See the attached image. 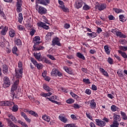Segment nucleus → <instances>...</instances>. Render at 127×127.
<instances>
[{
	"label": "nucleus",
	"instance_id": "obj_39",
	"mask_svg": "<svg viewBox=\"0 0 127 127\" xmlns=\"http://www.w3.org/2000/svg\"><path fill=\"white\" fill-rule=\"evenodd\" d=\"M120 123L119 122L113 121L112 125H110V127H119Z\"/></svg>",
	"mask_w": 127,
	"mask_h": 127
},
{
	"label": "nucleus",
	"instance_id": "obj_61",
	"mask_svg": "<svg viewBox=\"0 0 127 127\" xmlns=\"http://www.w3.org/2000/svg\"><path fill=\"white\" fill-rule=\"evenodd\" d=\"M17 28H18V30H23V29H24V27H23L21 25H18L17 26Z\"/></svg>",
	"mask_w": 127,
	"mask_h": 127
},
{
	"label": "nucleus",
	"instance_id": "obj_7",
	"mask_svg": "<svg viewBox=\"0 0 127 127\" xmlns=\"http://www.w3.org/2000/svg\"><path fill=\"white\" fill-rule=\"evenodd\" d=\"M51 75L52 76H55L56 77L57 76H59V77H62L63 76L62 73L56 68L52 69L51 71Z\"/></svg>",
	"mask_w": 127,
	"mask_h": 127
},
{
	"label": "nucleus",
	"instance_id": "obj_52",
	"mask_svg": "<svg viewBox=\"0 0 127 127\" xmlns=\"http://www.w3.org/2000/svg\"><path fill=\"white\" fill-rule=\"evenodd\" d=\"M44 62L46 64H49V65H52V63H51V61H50V60H48V59H47V58L45 59Z\"/></svg>",
	"mask_w": 127,
	"mask_h": 127
},
{
	"label": "nucleus",
	"instance_id": "obj_13",
	"mask_svg": "<svg viewBox=\"0 0 127 127\" xmlns=\"http://www.w3.org/2000/svg\"><path fill=\"white\" fill-rule=\"evenodd\" d=\"M88 103L89 104V107L92 110H95V109L97 108V103H96V102H95V100L92 99L88 101Z\"/></svg>",
	"mask_w": 127,
	"mask_h": 127
},
{
	"label": "nucleus",
	"instance_id": "obj_59",
	"mask_svg": "<svg viewBox=\"0 0 127 127\" xmlns=\"http://www.w3.org/2000/svg\"><path fill=\"white\" fill-rule=\"evenodd\" d=\"M91 89L93 91H97L98 90V87L95 84H92L91 86Z\"/></svg>",
	"mask_w": 127,
	"mask_h": 127
},
{
	"label": "nucleus",
	"instance_id": "obj_49",
	"mask_svg": "<svg viewBox=\"0 0 127 127\" xmlns=\"http://www.w3.org/2000/svg\"><path fill=\"white\" fill-rule=\"evenodd\" d=\"M108 63H109V64H110V65H113V64H114V60H113L111 57H109L108 59L107 60Z\"/></svg>",
	"mask_w": 127,
	"mask_h": 127
},
{
	"label": "nucleus",
	"instance_id": "obj_64",
	"mask_svg": "<svg viewBox=\"0 0 127 127\" xmlns=\"http://www.w3.org/2000/svg\"><path fill=\"white\" fill-rule=\"evenodd\" d=\"M85 94L87 95H91V90L89 89H87L85 92Z\"/></svg>",
	"mask_w": 127,
	"mask_h": 127
},
{
	"label": "nucleus",
	"instance_id": "obj_42",
	"mask_svg": "<svg viewBox=\"0 0 127 127\" xmlns=\"http://www.w3.org/2000/svg\"><path fill=\"white\" fill-rule=\"evenodd\" d=\"M22 66H23L22 62L19 61L18 63V67L19 70H23V68L22 67Z\"/></svg>",
	"mask_w": 127,
	"mask_h": 127
},
{
	"label": "nucleus",
	"instance_id": "obj_21",
	"mask_svg": "<svg viewBox=\"0 0 127 127\" xmlns=\"http://www.w3.org/2000/svg\"><path fill=\"white\" fill-rule=\"evenodd\" d=\"M21 117L24 118V119L27 122V123H31V120H30L28 117H27V115L24 113L23 112H21L20 113Z\"/></svg>",
	"mask_w": 127,
	"mask_h": 127
},
{
	"label": "nucleus",
	"instance_id": "obj_63",
	"mask_svg": "<svg viewBox=\"0 0 127 127\" xmlns=\"http://www.w3.org/2000/svg\"><path fill=\"white\" fill-rule=\"evenodd\" d=\"M66 58H67V59H69V60L73 59L74 56L71 55H66Z\"/></svg>",
	"mask_w": 127,
	"mask_h": 127
},
{
	"label": "nucleus",
	"instance_id": "obj_12",
	"mask_svg": "<svg viewBox=\"0 0 127 127\" xmlns=\"http://www.w3.org/2000/svg\"><path fill=\"white\" fill-rule=\"evenodd\" d=\"M96 8L98 10H100V11H101V10H104V9H106V8H107V4L106 3L98 4L96 5Z\"/></svg>",
	"mask_w": 127,
	"mask_h": 127
},
{
	"label": "nucleus",
	"instance_id": "obj_11",
	"mask_svg": "<svg viewBox=\"0 0 127 127\" xmlns=\"http://www.w3.org/2000/svg\"><path fill=\"white\" fill-rule=\"evenodd\" d=\"M46 99L52 102V103H54V104L59 105V102L56 101V100H58V96H52L51 98L47 97Z\"/></svg>",
	"mask_w": 127,
	"mask_h": 127
},
{
	"label": "nucleus",
	"instance_id": "obj_15",
	"mask_svg": "<svg viewBox=\"0 0 127 127\" xmlns=\"http://www.w3.org/2000/svg\"><path fill=\"white\" fill-rule=\"evenodd\" d=\"M95 122L97 126H98V127H103L106 126V122L102 120H100L99 119H96Z\"/></svg>",
	"mask_w": 127,
	"mask_h": 127
},
{
	"label": "nucleus",
	"instance_id": "obj_55",
	"mask_svg": "<svg viewBox=\"0 0 127 127\" xmlns=\"http://www.w3.org/2000/svg\"><path fill=\"white\" fill-rule=\"evenodd\" d=\"M30 61L34 64V65H35L37 63V61H36L34 58L31 57L30 58Z\"/></svg>",
	"mask_w": 127,
	"mask_h": 127
},
{
	"label": "nucleus",
	"instance_id": "obj_57",
	"mask_svg": "<svg viewBox=\"0 0 127 127\" xmlns=\"http://www.w3.org/2000/svg\"><path fill=\"white\" fill-rule=\"evenodd\" d=\"M83 82L86 84H91V82H90V80L89 79L84 78L83 79Z\"/></svg>",
	"mask_w": 127,
	"mask_h": 127
},
{
	"label": "nucleus",
	"instance_id": "obj_6",
	"mask_svg": "<svg viewBox=\"0 0 127 127\" xmlns=\"http://www.w3.org/2000/svg\"><path fill=\"white\" fill-rule=\"evenodd\" d=\"M23 70L19 69V68H16L15 69V76L17 79H21L22 78V74Z\"/></svg>",
	"mask_w": 127,
	"mask_h": 127
},
{
	"label": "nucleus",
	"instance_id": "obj_4",
	"mask_svg": "<svg viewBox=\"0 0 127 127\" xmlns=\"http://www.w3.org/2000/svg\"><path fill=\"white\" fill-rule=\"evenodd\" d=\"M42 4L43 5H48L50 3V0H36V5L38 6V4Z\"/></svg>",
	"mask_w": 127,
	"mask_h": 127
},
{
	"label": "nucleus",
	"instance_id": "obj_31",
	"mask_svg": "<svg viewBox=\"0 0 127 127\" xmlns=\"http://www.w3.org/2000/svg\"><path fill=\"white\" fill-rule=\"evenodd\" d=\"M42 119L44 120V121L47 122V123H49V122H50V117L46 115H43Z\"/></svg>",
	"mask_w": 127,
	"mask_h": 127
},
{
	"label": "nucleus",
	"instance_id": "obj_44",
	"mask_svg": "<svg viewBox=\"0 0 127 127\" xmlns=\"http://www.w3.org/2000/svg\"><path fill=\"white\" fill-rule=\"evenodd\" d=\"M111 110L112 112H116V111L119 110V107H117L116 105H112L111 107Z\"/></svg>",
	"mask_w": 127,
	"mask_h": 127
},
{
	"label": "nucleus",
	"instance_id": "obj_47",
	"mask_svg": "<svg viewBox=\"0 0 127 127\" xmlns=\"http://www.w3.org/2000/svg\"><path fill=\"white\" fill-rule=\"evenodd\" d=\"M16 90H17V85L13 84L11 89V93H13V92H14V91H16Z\"/></svg>",
	"mask_w": 127,
	"mask_h": 127
},
{
	"label": "nucleus",
	"instance_id": "obj_16",
	"mask_svg": "<svg viewBox=\"0 0 127 127\" xmlns=\"http://www.w3.org/2000/svg\"><path fill=\"white\" fill-rule=\"evenodd\" d=\"M37 25H38L39 27L44 28V29H49V26H47L45 23L42 22H38Z\"/></svg>",
	"mask_w": 127,
	"mask_h": 127
},
{
	"label": "nucleus",
	"instance_id": "obj_29",
	"mask_svg": "<svg viewBox=\"0 0 127 127\" xmlns=\"http://www.w3.org/2000/svg\"><path fill=\"white\" fill-rule=\"evenodd\" d=\"M64 69L65 72H66V73H68V74H69L70 75H72V74H73V71L67 66H64Z\"/></svg>",
	"mask_w": 127,
	"mask_h": 127
},
{
	"label": "nucleus",
	"instance_id": "obj_35",
	"mask_svg": "<svg viewBox=\"0 0 127 127\" xmlns=\"http://www.w3.org/2000/svg\"><path fill=\"white\" fill-rule=\"evenodd\" d=\"M76 56L77 57H78V58H80V59H82V60H86V58H85V56H84V55H83V54H82L80 53H77Z\"/></svg>",
	"mask_w": 127,
	"mask_h": 127
},
{
	"label": "nucleus",
	"instance_id": "obj_8",
	"mask_svg": "<svg viewBox=\"0 0 127 127\" xmlns=\"http://www.w3.org/2000/svg\"><path fill=\"white\" fill-rule=\"evenodd\" d=\"M13 104V102L9 101H2L0 102V106H2V107H9L12 106Z\"/></svg>",
	"mask_w": 127,
	"mask_h": 127
},
{
	"label": "nucleus",
	"instance_id": "obj_10",
	"mask_svg": "<svg viewBox=\"0 0 127 127\" xmlns=\"http://www.w3.org/2000/svg\"><path fill=\"white\" fill-rule=\"evenodd\" d=\"M38 11L40 14H46L47 13V9L42 6H38Z\"/></svg>",
	"mask_w": 127,
	"mask_h": 127
},
{
	"label": "nucleus",
	"instance_id": "obj_26",
	"mask_svg": "<svg viewBox=\"0 0 127 127\" xmlns=\"http://www.w3.org/2000/svg\"><path fill=\"white\" fill-rule=\"evenodd\" d=\"M99 71L101 72L104 76L105 77H109V73L105 69L102 67L99 68Z\"/></svg>",
	"mask_w": 127,
	"mask_h": 127
},
{
	"label": "nucleus",
	"instance_id": "obj_34",
	"mask_svg": "<svg viewBox=\"0 0 127 127\" xmlns=\"http://www.w3.org/2000/svg\"><path fill=\"white\" fill-rule=\"evenodd\" d=\"M23 20V16H22V13H20L18 14V21L19 23H22Z\"/></svg>",
	"mask_w": 127,
	"mask_h": 127
},
{
	"label": "nucleus",
	"instance_id": "obj_17",
	"mask_svg": "<svg viewBox=\"0 0 127 127\" xmlns=\"http://www.w3.org/2000/svg\"><path fill=\"white\" fill-rule=\"evenodd\" d=\"M59 119L61 122L64 123V124H66V123L68 122V119H67L66 116L63 114L60 115L59 117Z\"/></svg>",
	"mask_w": 127,
	"mask_h": 127
},
{
	"label": "nucleus",
	"instance_id": "obj_1",
	"mask_svg": "<svg viewBox=\"0 0 127 127\" xmlns=\"http://www.w3.org/2000/svg\"><path fill=\"white\" fill-rule=\"evenodd\" d=\"M8 117L9 118L6 119L7 124L8 125L7 127H18L16 125H14L13 123L16 124L17 123V119L12 114H8Z\"/></svg>",
	"mask_w": 127,
	"mask_h": 127
},
{
	"label": "nucleus",
	"instance_id": "obj_20",
	"mask_svg": "<svg viewBox=\"0 0 127 127\" xmlns=\"http://www.w3.org/2000/svg\"><path fill=\"white\" fill-rule=\"evenodd\" d=\"M2 72L3 74L6 75L8 73V66L6 64H3L2 65Z\"/></svg>",
	"mask_w": 127,
	"mask_h": 127
},
{
	"label": "nucleus",
	"instance_id": "obj_22",
	"mask_svg": "<svg viewBox=\"0 0 127 127\" xmlns=\"http://www.w3.org/2000/svg\"><path fill=\"white\" fill-rule=\"evenodd\" d=\"M14 42L15 45H16L17 46H19V47H20L22 46V42L21 41V40H20V39H17L15 40Z\"/></svg>",
	"mask_w": 127,
	"mask_h": 127
},
{
	"label": "nucleus",
	"instance_id": "obj_62",
	"mask_svg": "<svg viewBox=\"0 0 127 127\" xmlns=\"http://www.w3.org/2000/svg\"><path fill=\"white\" fill-rule=\"evenodd\" d=\"M108 18L109 20H115V18L113 16V15H109L108 16Z\"/></svg>",
	"mask_w": 127,
	"mask_h": 127
},
{
	"label": "nucleus",
	"instance_id": "obj_33",
	"mask_svg": "<svg viewBox=\"0 0 127 127\" xmlns=\"http://www.w3.org/2000/svg\"><path fill=\"white\" fill-rule=\"evenodd\" d=\"M9 35L10 37L13 38V37H14V36H15V31H14V30H13V29H11L9 31Z\"/></svg>",
	"mask_w": 127,
	"mask_h": 127
},
{
	"label": "nucleus",
	"instance_id": "obj_56",
	"mask_svg": "<svg viewBox=\"0 0 127 127\" xmlns=\"http://www.w3.org/2000/svg\"><path fill=\"white\" fill-rule=\"evenodd\" d=\"M120 50H123V51H127V46H120Z\"/></svg>",
	"mask_w": 127,
	"mask_h": 127
},
{
	"label": "nucleus",
	"instance_id": "obj_25",
	"mask_svg": "<svg viewBox=\"0 0 127 127\" xmlns=\"http://www.w3.org/2000/svg\"><path fill=\"white\" fill-rule=\"evenodd\" d=\"M7 30H8V27L6 26H4V28L0 31L1 35H5V34H6V32H7Z\"/></svg>",
	"mask_w": 127,
	"mask_h": 127
},
{
	"label": "nucleus",
	"instance_id": "obj_48",
	"mask_svg": "<svg viewBox=\"0 0 127 127\" xmlns=\"http://www.w3.org/2000/svg\"><path fill=\"white\" fill-rule=\"evenodd\" d=\"M18 111V106L14 105L12 107V112H17Z\"/></svg>",
	"mask_w": 127,
	"mask_h": 127
},
{
	"label": "nucleus",
	"instance_id": "obj_45",
	"mask_svg": "<svg viewBox=\"0 0 127 127\" xmlns=\"http://www.w3.org/2000/svg\"><path fill=\"white\" fill-rule=\"evenodd\" d=\"M12 52L14 54H15L17 56H18V54L16 53L17 52V47L16 46L13 47V48L12 49Z\"/></svg>",
	"mask_w": 127,
	"mask_h": 127
},
{
	"label": "nucleus",
	"instance_id": "obj_60",
	"mask_svg": "<svg viewBox=\"0 0 127 127\" xmlns=\"http://www.w3.org/2000/svg\"><path fill=\"white\" fill-rule=\"evenodd\" d=\"M70 24H69L68 23H65L64 25V28H65V29H68V28H70Z\"/></svg>",
	"mask_w": 127,
	"mask_h": 127
},
{
	"label": "nucleus",
	"instance_id": "obj_2",
	"mask_svg": "<svg viewBox=\"0 0 127 127\" xmlns=\"http://www.w3.org/2000/svg\"><path fill=\"white\" fill-rule=\"evenodd\" d=\"M112 33H115V35L116 36H118V37H120V38H126L127 37V36L122 33V32L120 31H117V29H114L112 31Z\"/></svg>",
	"mask_w": 127,
	"mask_h": 127
},
{
	"label": "nucleus",
	"instance_id": "obj_23",
	"mask_svg": "<svg viewBox=\"0 0 127 127\" xmlns=\"http://www.w3.org/2000/svg\"><path fill=\"white\" fill-rule=\"evenodd\" d=\"M113 119H114L113 122H116V123H118V122H121V119L120 115H117L116 114H114Z\"/></svg>",
	"mask_w": 127,
	"mask_h": 127
},
{
	"label": "nucleus",
	"instance_id": "obj_46",
	"mask_svg": "<svg viewBox=\"0 0 127 127\" xmlns=\"http://www.w3.org/2000/svg\"><path fill=\"white\" fill-rule=\"evenodd\" d=\"M70 95H71V96L72 97V98H73V99H76V100H77V99H79V96L75 94L74 92H70Z\"/></svg>",
	"mask_w": 127,
	"mask_h": 127
},
{
	"label": "nucleus",
	"instance_id": "obj_14",
	"mask_svg": "<svg viewBox=\"0 0 127 127\" xmlns=\"http://www.w3.org/2000/svg\"><path fill=\"white\" fill-rule=\"evenodd\" d=\"M33 42L34 44V45H39V44H40L41 43V42H40V37L39 36H35L33 39Z\"/></svg>",
	"mask_w": 127,
	"mask_h": 127
},
{
	"label": "nucleus",
	"instance_id": "obj_24",
	"mask_svg": "<svg viewBox=\"0 0 127 127\" xmlns=\"http://www.w3.org/2000/svg\"><path fill=\"white\" fill-rule=\"evenodd\" d=\"M43 88L45 90V91H47V92H53V89L52 88H50L47 84H44L43 85Z\"/></svg>",
	"mask_w": 127,
	"mask_h": 127
},
{
	"label": "nucleus",
	"instance_id": "obj_41",
	"mask_svg": "<svg viewBox=\"0 0 127 127\" xmlns=\"http://www.w3.org/2000/svg\"><path fill=\"white\" fill-rule=\"evenodd\" d=\"M118 53L119 54H121V55L123 57V58H127V54L125 52H123L122 51H118Z\"/></svg>",
	"mask_w": 127,
	"mask_h": 127
},
{
	"label": "nucleus",
	"instance_id": "obj_36",
	"mask_svg": "<svg viewBox=\"0 0 127 127\" xmlns=\"http://www.w3.org/2000/svg\"><path fill=\"white\" fill-rule=\"evenodd\" d=\"M104 49L105 50L106 53L108 55H109L110 53H111V50H110V48H109V46L108 45H105L104 46Z\"/></svg>",
	"mask_w": 127,
	"mask_h": 127
},
{
	"label": "nucleus",
	"instance_id": "obj_51",
	"mask_svg": "<svg viewBox=\"0 0 127 127\" xmlns=\"http://www.w3.org/2000/svg\"><path fill=\"white\" fill-rule=\"evenodd\" d=\"M86 115L87 118H88V119H89V120H91V121H93V117L91 116V113H86Z\"/></svg>",
	"mask_w": 127,
	"mask_h": 127
},
{
	"label": "nucleus",
	"instance_id": "obj_53",
	"mask_svg": "<svg viewBox=\"0 0 127 127\" xmlns=\"http://www.w3.org/2000/svg\"><path fill=\"white\" fill-rule=\"evenodd\" d=\"M67 104H73L74 103V100L72 99H68L66 101Z\"/></svg>",
	"mask_w": 127,
	"mask_h": 127
},
{
	"label": "nucleus",
	"instance_id": "obj_43",
	"mask_svg": "<svg viewBox=\"0 0 127 127\" xmlns=\"http://www.w3.org/2000/svg\"><path fill=\"white\" fill-rule=\"evenodd\" d=\"M3 8L0 5V15L1 16H3V18H5V15L4 14V13H3Z\"/></svg>",
	"mask_w": 127,
	"mask_h": 127
},
{
	"label": "nucleus",
	"instance_id": "obj_27",
	"mask_svg": "<svg viewBox=\"0 0 127 127\" xmlns=\"http://www.w3.org/2000/svg\"><path fill=\"white\" fill-rule=\"evenodd\" d=\"M59 7L61 8L64 12H69V11H70V10L68 7H65V5H64L63 6H59Z\"/></svg>",
	"mask_w": 127,
	"mask_h": 127
},
{
	"label": "nucleus",
	"instance_id": "obj_37",
	"mask_svg": "<svg viewBox=\"0 0 127 127\" xmlns=\"http://www.w3.org/2000/svg\"><path fill=\"white\" fill-rule=\"evenodd\" d=\"M120 113H121V115L122 117L123 120H124L125 121H127V114H126V113H125L124 112H123V111H121Z\"/></svg>",
	"mask_w": 127,
	"mask_h": 127
},
{
	"label": "nucleus",
	"instance_id": "obj_50",
	"mask_svg": "<svg viewBox=\"0 0 127 127\" xmlns=\"http://www.w3.org/2000/svg\"><path fill=\"white\" fill-rule=\"evenodd\" d=\"M47 57H48V58H49L51 60H53L54 61H55V60H56V59L54 57V56L51 55H49V54L47 55Z\"/></svg>",
	"mask_w": 127,
	"mask_h": 127
},
{
	"label": "nucleus",
	"instance_id": "obj_19",
	"mask_svg": "<svg viewBox=\"0 0 127 127\" xmlns=\"http://www.w3.org/2000/svg\"><path fill=\"white\" fill-rule=\"evenodd\" d=\"M34 51H39L40 50H44L45 49V47L43 46H38V45H34L33 46Z\"/></svg>",
	"mask_w": 127,
	"mask_h": 127
},
{
	"label": "nucleus",
	"instance_id": "obj_9",
	"mask_svg": "<svg viewBox=\"0 0 127 127\" xmlns=\"http://www.w3.org/2000/svg\"><path fill=\"white\" fill-rule=\"evenodd\" d=\"M83 3H84V1L82 0H76L74 4L75 8H77V9L81 8L83 6Z\"/></svg>",
	"mask_w": 127,
	"mask_h": 127
},
{
	"label": "nucleus",
	"instance_id": "obj_32",
	"mask_svg": "<svg viewBox=\"0 0 127 127\" xmlns=\"http://www.w3.org/2000/svg\"><path fill=\"white\" fill-rule=\"evenodd\" d=\"M28 114H29L31 116H33L34 117H35L36 118H38V114H37V113L35 112L34 111L30 110L28 111Z\"/></svg>",
	"mask_w": 127,
	"mask_h": 127
},
{
	"label": "nucleus",
	"instance_id": "obj_30",
	"mask_svg": "<svg viewBox=\"0 0 127 127\" xmlns=\"http://www.w3.org/2000/svg\"><path fill=\"white\" fill-rule=\"evenodd\" d=\"M33 55L35 57V58L38 60V61H39L40 60V57H41V53H33Z\"/></svg>",
	"mask_w": 127,
	"mask_h": 127
},
{
	"label": "nucleus",
	"instance_id": "obj_5",
	"mask_svg": "<svg viewBox=\"0 0 127 127\" xmlns=\"http://www.w3.org/2000/svg\"><path fill=\"white\" fill-rule=\"evenodd\" d=\"M55 45H57V46H61V43H60V39H59L58 37H56L54 38L52 40L51 46H55Z\"/></svg>",
	"mask_w": 127,
	"mask_h": 127
},
{
	"label": "nucleus",
	"instance_id": "obj_28",
	"mask_svg": "<svg viewBox=\"0 0 127 127\" xmlns=\"http://www.w3.org/2000/svg\"><path fill=\"white\" fill-rule=\"evenodd\" d=\"M119 20L122 22H125V21H127V17L125 16V15L123 14H121L119 16Z\"/></svg>",
	"mask_w": 127,
	"mask_h": 127
},
{
	"label": "nucleus",
	"instance_id": "obj_18",
	"mask_svg": "<svg viewBox=\"0 0 127 127\" xmlns=\"http://www.w3.org/2000/svg\"><path fill=\"white\" fill-rule=\"evenodd\" d=\"M22 3L16 2V7L17 12H21L22 11Z\"/></svg>",
	"mask_w": 127,
	"mask_h": 127
},
{
	"label": "nucleus",
	"instance_id": "obj_54",
	"mask_svg": "<svg viewBox=\"0 0 127 127\" xmlns=\"http://www.w3.org/2000/svg\"><path fill=\"white\" fill-rule=\"evenodd\" d=\"M83 9H84V10H89L90 7L87 4H85L83 6Z\"/></svg>",
	"mask_w": 127,
	"mask_h": 127
},
{
	"label": "nucleus",
	"instance_id": "obj_38",
	"mask_svg": "<svg viewBox=\"0 0 127 127\" xmlns=\"http://www.w3.org/2000/svg\"><path fill=\"white\" fill-rule=\"evenodd\" d=\"M35 66L37 67L38 70H41V69H42V68H43V65L41 63L38 64V63H37Z\"/></svg>",
	"mask_w": 127,
	"mask_h": 127
},
{
	"label": "nucleus",
	"instance_id": "obj_40",
	"mask_svg": "<svg viewBox=\"0 0 127 127\" xmlns=\"http://www.w3.org/2000/svg\"><path fill=\"white\" fill-rule=\"evenodd\" d=\"M113 10H114L116 13H121V12H124V10H123V9L118 8H113Z\"/></svg>",
	"mask_w": 127,
	"mask_h": 127
},
{
	"label": "nucleus",
	"instance_id": "obj_58",
	"mask_svg": "<svg viewBox=\"0 0 127 127\" xmlns=\"http://www.w3.org/2000/svg\"><path fill=\"white\" fill-rule=\"evenodd\" d=\"M43 18V21L44 22H45V23H48V20L47 19V18L44 15L42 16Z\"/></svg>",
	"mask_w": 127,
	"mask_h": 127
},
{
	"label": "nucleus",
	"instance_id": "obj_3",
	"mask_svg": "<svg viewBox=\"0 0 127 127\" xmlns=\"http://www.w3.org/2000/svg\"><path fill=\"white\" fill-rule=\"evenodd\" d=\"M3 87L6 89V88H8L9 86H10V80H9V78L7 77V76H5L3 78Z\"/></svg>",
	"mask_w": 127,
	"mask_h": 127
}]
</instances>
